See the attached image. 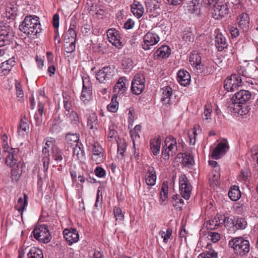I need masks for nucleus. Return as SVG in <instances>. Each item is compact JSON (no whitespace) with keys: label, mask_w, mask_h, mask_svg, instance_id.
Instances as JSON below:
<instances>
[{"label":"nucleus","mask_w":258,"mask_h":258,"mask_svg":"<svg viewBox=\"0 0 258 258\" xmlns=\"http://www.w3.org/2000/svg\"><path fill=\"white\" fill-rule=\"evenodd\" d=\"M161 139L160 136L150 141V148L154 155H157L159 153Z\"/></svg>","instance_id":"obj_28"},{"label":"nucleus","mask_w":258,"mask_h":258,"mask_svg":"<svg viewBox=\"0 0 258 258\" xmlns=\"http://www.w3.org/2000/svg\"><path fill=\"white\" fill-rule=\"evenodd\" d=\"M29 130V124L24 121L23 119L21 120V122L19 124V125L18 127V132L19 135H23V132H27Z\"/></svg>","instance_id":"obj_51"},{"label":"nucleus","mask_w":258,"mask_h":258,"mask_svg":"<svg viewBox=\"0 0 258 258\" xmlns=\"http://www.w3.org/2000/svg\"><path fill=\"white\" fill-rule=\"evenodd\" d=\"M94 172L95 175L99 177H103L105 175V171L101 167H97Z\"/></svg>","instance_id":"obj_61"},{"label":"nucleus","mask_w":258,"mask_h":258,"mask_svg":"<svg viewBox=\"0 0 258 258\" xmlns=\"http://www.w3.org/2000/svg\"><path fill=\"white\" fill-rule=\"evenodd\" d=\"M215 45L219 51H221L228 46L226 38L221 33L217 34L215 37Z\"/></svg>","instance_id":"obj_24"},{"label":"nucleus","mask_w":258,"mask_h":258,"mask_svg":"<svg viewBox=\"0 0 258 258\" xmlns=\"http://www.w3.org/2000/svg\"><path fill=\"white\" fill-rule=\"evenodd\" d=\"M7 153L8 155L6 158V164L11 167L15 166L19 162L20 159L19 149L11 148Z\"/></svg>","instance_id":"obj_10"},{"label":"nucleus","mask_w":258,"mask_h":258,"mask_svg":"<svg viewBox=\"0 0 258 258\" xmlns=\"http://www.w3.org/2000/svg\"><path fill=\"white\" fill-rule=\"evenodd\" d=\"M205 109H204V115L205 116V118L204 119H208L209 117L211 115L212 112V109L211 108V106L209 104H206L205 105Z\"/></svg>","instance_id":"obj_62"},{"label":"nucleus","mask_w":258,"mask_h":258,"mask_svg":"<svg viewBox=\"0 0 258 258\" xmlns=\"http://www.w3.org/2000/svg\"><path fill=\"white\" fill-rule=\"evenodd\" d=\"M87 126L89 129L95 133V132L97 131L99 128V121L98 117L95 113H93L89 114L87 117Z\"/></svg>","instance_id":"obj_21"},{"label":"nucleus","mask_w":258,"mask_h":258,"mask_svg":"<svg viewBox=\"0 0 258 258\" xmlns=\"http://www.w3.org/2000/svg\"><path fill=\"white\" fill-rule=\"evenodd\" d=\"M63 234L68 244L70 245L77 242L79 238V233L76 229H65Z\"/></svg>","instance_id":"obj_14"},{"label":"nucleus","mask_w":258,"mask_h":258,"mask_svg":"<svg viewBox=\"0 0 258 258\" xmlns=\"http://www.w3.org/2000/svg\"><path fill=\"white\" fill-rule=\"evenodd\" d=\"M162 97L161 101L164 104H168L170 101V97L172 93V88L169 86H166L162 88Z\"/></svg>","instance_id":"obj_35"},{"label":"nucleus","mask_w":258,"mask_h":258,"mask_svg":"<svg viewBox=\"0 0 258 258\" xmlns=\"http://www.w3.org/2000/svg\"><path fill=\"white\" fill-rule=\"evenodd\" d=\"M148 175L146 178V182L147 185L153 186L155 185L156 179V175L153 167H150L148 170Z\"/></svg>","instance_id":"obj_34"},{"label":"nucleus","mask_w":258,"mask_h":258,"mask_svg":"<svg viewBox=\"0 0 258 258\" xmlns=\"http://www.w3.org/2000/svg\"><path fill=\"white\" fill-rule=\"evenodd\" d=\"M160 40L159 37L155 33H147L144 37V44H142L144 50L150 49V46L157 44Z\"/></svg>","instance_id":"obj_12"},{"label":"nucleus","mask_w":258,"mask_h":258,"mask_svg":"<svg viewBox=\"0 0 258 258\" xmlns=\"http://www.w3.org/2000/svg\"><path fill=\"white\" fill-rule=\"evenodd\" d=\"M92 95V89L88 86V78H83V89L81 95V99L83 102L88 101Z\"/></svg>","instance_id":"obj_18"},{"label":"nucleus","mask_w":258,"mask_h":258,"mask_svg":"<svg viewBox=\"0 0 258 258\" xmlns=\"http://www.w3.org/2000/svg\"><path fill=\"white\" fill-rule=\"evenodd\" d=\"M165 146L171 152V156L176 154L177 151V142L176 139L171 136L167 137L165 140Z\"/></svg>","instance_id":"obj_20"},{"label":"nucleus","mask_w":258,"mask_h":258,"mask_svg":"<svg viewBox=\"0 0 258 258\" xmlns=\"http://www.w3.org/2000/svg\"><path fill=\"white\" fill-rule=\"evenodd\" d=\"M19 29L28 37H37V34L42 31L39 17L34 15L26 16L20 25Z\"/></svg>","instance_id":"obj_1"},{"label":"nucleus","mask_w":258,"mask_h":258,"mask_svg":"<svg viewBox=\"0 0 258 258\" xmlns=\"http://www.w3.org/2000/svg\"><path fill=\"white\" fill-rule=\"evenodd\" d=\"M126 83L128 81L124 77L120 78L114 87V92L117 94H123L127 89Z\"/></svg>","instance_id":"obj_22"},{"label":"nucleus","mask_w":258,"mask_h":258,"mask_svg":"<svg viewBox=\"0 0 258 258\" xmlns=\"http://www.w3.org/2000/svg\"><path fill=\"white\" fill-rule=\"evenodd\" d=\"M105 13V11L103 9V6L99 5L98 6V8L96 11L95 15L99 18H102Z\"/></svg>","instance_id":"obj_63"},{"label":"nucleus","mask_w":258,"mask_h":258,"mask_svg":"<svg viewBox=\"0 0 258 258\" xmlns=\"http://www.w3.org/2000/svg\"><path fill=\"white\" fill-rule=\"evenodd\" d=\"M79 136L78 134H69L66 135V142L68 145V147H74L76 144H80L79 143Z\"/></svg>","instance_id":"obj_31"},{"label":"nucleus","mask_w":258,"mask_h":258,"mask_svg":"<svg viewBox=\"0 0 258 258\" xmlns=\"http://www.w3.org/2000/svg\"><path fill=\"white\" fill-rule=\"evenodd\" d=\"M86 5L88 6L87 10L89 14L94 15L98 8V5L94 3H92L91 0H86Z\"/></svg>","instance_id":"obj_54"},{"label":"nucleus","mask_w":258,"mask_h":258,"mask_svg":"<svg viewBox=\"0 0 258 258\" xmlns=\"http://www.w3.org/2000/svg\"><path fill=\"white\" fill-rule=\"evenodd\" d=\"M28 258H43V252L41 249L32 247L27 254Z\"/></svg>","instance_id":"obj_42"},{"label":"nucleus","mask_w":258,"mask_h":258,"mask_svg":"<svg viewBox=\"0 0 258 258\" xmlns=\"http://www.w3.org/2000/svg\"><path fill=\"white\" fill-rule=\"evenodd\" d=\"M81 146H82V144L80 143L72 147L73 149V156H76L78 160L82 159L85 156V152Z\"/></svg>","instance_id":"obj_40"},{"label":"nucleus","mask_w":258,"mask_h":258,"mask_svg":"<svg viewBox=\"0 0 258 258\" xmlns=\"http://www.w3.org/2000/svg\"><path fill=\"white\" fill-rule=\"evenodd\" d=\"M189 60L193 67L201 63V57L198 53H191L189 57Z\"/></svg>","instance_id":"obj_48"},{"label":"nucleus","mask_w":258,"mask_h":258,"mask_svg":"<svg viewBox=\"0 0 258 258\" xmlns=\"http://www.w3.org/2000/svg\"><path fill=\"white\" fill-rule=\"evenodd\" d=\"M131 11L135 16L139 19L144 13V8L139 2L135 1L131 5Z\"/></svg>","instance_id":"obj_27"},{"label":"nucleus","mask_w":258,"mask_h":258,"mask_svg":"<svg viewBox=\"0 0 258 258\" xmlns=\"http://www.w3.org/2000/svg\"><path fill=\"white\" fill-rule=\"evenodd\" d=\"M51 154L53 159L57 162H60L65 158L62 150L57 147H52Z\"/></svg>","instance_id":"obj_38"},{"label":"nucleus","mask_w":258,"mask_h":258,"mask_svg":"<svg viewBox=\"0 0 258 258\" xmlns=\"http://www.w3.org/2000/svg\"><path fill=\"white\" fill-rule=\"evenodd\" d=\"M179 190L181 196L185 200L190 198L192 186L185 174H181L179 178Z\"/></svg>","instance_id":"obj_5"},{"label":"nucleus","mask_w":258,"mask_h":258,"mask_svg":"<svg viewBox=\"0 0 258 258\" xmlns=\"http://www.w3.org/2000/svg\"><path fill=\"white\" fill-rule=\"evenodd\" d=\"M25 199L23 200L22 198H20L18 199V203L15 206V208L17 210H18L19 212L22 213L23 210L25 209V207L27 205V202L26 201V199L27 197L26 195H24Z\"/></svg>","instance_id":"obj_46"},{"label":"nucleus","mask_w":258,"mask_h":258,"mask_svg":"<svg viewBox=\"0 0 258 258\" xmlns=\"http://www.w3.org/2000/svg\"><path fill=\"white\" fill-rule=\"evenodd\" d=\"M145 89V78L141 74H136L132 81L131 90L133 94L140 95Z\"/></svg>","instance_id":"obj_7"},{"label":"nucleus","mask_w":258,"mask_h":258,"mask_svg":"<svg viewBox=\"0 0 258 258\" xmlns=\"http://www.w3.org/2000/svg\"><path fill=\"white\" fill-rule=\"evenodd\" d=\"M229 9L226 4H217L213 7V15L215 19L223 17L229 13Z\"/></svg>","instance_id":"obj_16"},{"label":"nucleus","mask_w":258,"mask_h":258,"mask_svg":"<svg viewBox=\"0 0 258 258\" xmlns=\"http://www.w3.org/2000/svg\"><path fill=\"white\" fill-rule=\"evenodd\" d=\"M64 107L67 111L69 112L72 107V103L67 95L63 94Z\"/></svg>","instance_id":"obj_60"},{"label":"nucleus","mask_w":258,"mask_h":258,"mask_svg":"<svg viewBox=\"0 0 258 258\" xmlns=\"http://www.w3.org/2000/svg\"><path fill=\"white\" fill-rule=\"evenodd\" d=\"M212 177L209 178V183L211 187H214L220 184V175L218 172L216 171V170L215 171H212Z\"/></svg>","instance_id":"obj_41"},{"label":"nucleus","mask_w":258,"mask_h":258,"mask_svg":"<svg viewBox=\"0 0 258 258\" xmlns=\"http://www.w3.org/2000/svg\"><path fill=\"white\" fill-rule=\"evenodd\" d=\"M18 8L10 5L6 8L5 17L8 19L14 20L17 15Z\"/></svg>","instance_id":"obj_36"},{"label":"nucleus","mask_w":258,"mask_h":258,"mask_svg":"<svg viewBox=\"0 0 258 258\" xmlns=\"http://www.w3.org/2000/svg\"><path fill=\"white\" fill-rule=\"evenodd\" d=\"M207 227L208 229L210 230H215L219 227V224L215 217L209 220Z\"/></svg>","instance_id":"obj_58"},{"label":"nucleus","mask_w":258,"mask_h":258,"mask_svg":"<svg viewBox=\"0 0 258 258\" xmlns=\"http://www.w3.org/2000/svg\"><path fill=\"white\" fill-rule=\"evenodd\" d=\"M171 53L170 48L166 46L163 45L159 48L155 52L158 57L161 58H167Z\"/></svg>","instance_id":"obj_32"},{"label":"nucleus","mask_w":258,"mask_h":258,"mask_svg":"<svg viewBox=\"0 0 258 258\" xmlns=\"http://www.w3.org/2000/svg\"><path fill=\"white\" fill-rule=\"evenodd\" d=\"M107 35L108 41L118 48H120L122 46V42L120 40L119 33L115 29H109L107 30Z\"/></svg>","instance_id":"obj_13"},{"label":"nucleus","mask_w":258,"mask_h":258,"mask_svg":"<svg viewBox=\"0 0 258 258\" xmlns=\"http://www.w3.org/2000/svg\"><path fill=\"white\" fill-rule=\"evenodd\" d=\"M228 196L231 200L236 201L241 197V192L237 186H233L229 190Z\"/></svg>","instance_id":"obj_39"},{"label":"nucleus","mask_w":258,"mask_h":258,"mask_svg":"<svg viewBox=\"0 0 258 258\" xmlns=\"http://www.w3.org/2000/svg\"><path fill=\"white\" fill-rule=\"evenodd\" d=\"M228 107L231 111L241 116L247 114L249 112L247 108L243 106V104H240L237 106L236 105H229Z\"/></svg>","instance_id":"obj_29"},{"label":"nucleus","mask_w":258,"mask_h":258,"mask_svg":"<svg viewBox=\"0 0 258 258\" xmlns=\"http://www.w3.org/2000/svg\"><path fill=\"white\" fill-rule=\"evenodd\" d=\"M251 97L250 92L247 90H241L236 93L231 99L232 103L229 105H240L245 104L249 101Z\"/></svg>","instance_id":"obj_6"},{"label":"nucleus","mask_w":258,"mask_h":258,"mask_svg":"<svg viewBox=\"0 0 258 258\" xmlns=\"http://www.w3.org/2000/svg\"><path fill=\"white\" fill-rule=\"evenodd\" d=\"M115 72L113 68L111 67H104L96 73V79L100 83H105L111 80L114 75Z\"/></svg>","instance_id":"obj_9"},{"label":"nucleus","mask_w":258,"mask_h":258,"mask_svg":"<svg viewBox=\"0 0 258 258\" xmlns=\"http://www.w3.org/2000/svg\"><path fill=\"white\" fill-rule=\"evenodd\" d=\"M76 36L77 33L75 30L73 29V28H70L67 34L65 35L64 38H69V40L71 41H76Z\"/></svg>","instance_id":"obj_59"},{"label":"nucleus","mask_w":258,"mask_h":258,"mask_svg":"<svg viewBox=\"0 0 258 258\" xmlns=\"http://www.w3.org/2000/svg\"><path fill=\"white\" fill-rule=\"evenodd\" d=\"M113 214L116 222L119 223L123 220L124 218V215L122 213L121 210L120 208L115 207L113 210Z\"/></svg>","instance_id":"obj_53"},{"label":"nucleus","mask_w":258,"mask_h":258,"mask_svg":"<svg viewBox=\"0 0 258 258\" xmlns=\"http://www.w3.org/2000/svg\"><path fill=\"white\" fill-rule=\"evenodd\" d=\"M68 117L72 124L76 126L79 125L80 120L78 114L76 112L72 111Z\"/></svg>","instance_id":"obj_56"},{"label":"nucleus","mask_w":258,"mask_h":258,"mask_svg":"<svg viewBox=\"0 0 258 258\" xmlns=\"http://www.w3.org/2000/svg\"><path fill=\"white\" fill-rule=\"evenodd\" d=\"M238 23L243 31L248 29L249 26V18L246 13H242L237 18Z\"/></svg>","instance_id":"obj_25"},{"label":"nucleus","mask_w":258,"mask_h":258,"mask_svg":"<svg viewBox=\"0 0 258 258\" xmlns=\"http://www.w3.org/2000/svg\"><path fill=\"white\" fill-rule=\"evenodd\" d=\"M182 39L186 42H191L194 40V35L192 34L190 28L185 30L182 33Z\"/></svg>","instance_id":"obj_55"},{"label":"nucleus","mask_w":258,"mask_h":258,"mask_svg":"<svg viewBox=\"0 0 258 258\" xmlns=\"http://www.w3.org/2000/svg\"><path fill=\"white\" fill-rule=\"evenodd\" d=\"M228 246L236 255L241 257L246 256L250 250L249 241L242 236L231 238L229 241Z\"/></svg>","instance_id":"obj_2"},{"label":"nucleus","mask_w":258,"mask_h":258,"mask_svg":"<svg viewBox=\"0 0 258 258\" xmlns=\"http://www.w3.org/2000/svg\"><path fill=\"white\" fill-rule=\"evenodd\" d=\"M33 233L35 239L44 243H48L51 239L48 227L45 224L38 226L33 230Z\"/></svg>","instance_id":"obj_3"},{"label":"nucleus","mask_w":258,"mask_h":258,"mask_svg":"<svg viewBox=\"0 0 258 258\" xmlns=\"http://www.w3.org/2000/svg\"><path fill=\"white\" fill-rule=\"evenodd\" d=\"M177 80L181 85L186 86L189 84L190 76L186 70H180L177 73Z\"/></svg>","instance_id":"obj_23"},{"label":"nucleus","mask_w":258,"mask_h":258,"mask_svg":"<svg viewBox=\"0 0 258 258\" xmlns=\"http://www.w3.org/2000/svg\"><path fill=\"white\" fill-rule=\"evenodd\" d=\"M172 230L171 228H168L166 229V231H161L160 234L162 238H163V241L165 243L167 242L168 239L170 238L172 234Z\"/></svg>","instance_id":"obj_57"},{"label":"nucleus","mask_w":258,"mask_h":258,"mask_svg":"<svg viewBox=\"0 0 258 258\" xmlns=\"http://www.w3.org/2000/svg\"><path fill=\"white\" fill-rule=\"evenodd\" d=\"M173 206L179 211L182 210V206L184 204V201L181 198L180 195H174L172 197L171 201Z\"/></svg>","instance_id":"obj_37"},{"label":"nucleus","mask_w":258,"mask_h":258,"mask_svg":"<svg viewBox=\"0 0 258 258\" xmlns=\"http://www.w3.org/2000/svg\"><path fill=\"white\" fill-rule=\"evenodd\" d=\"M233 224L237 229H243L247 225L246 221L244 219L238 218L233 221Z\"/></svg>","instance_id":"obj_49"},{"label":"nucleus","mask_w":258,"mask_h":258,"mask_svg":"<svg viewBox=\"0 0 258 258\" xmlns=\"http://www.w3.org/2000/svg\"><path fill=\"white\" fill-rule=\"evenodd\" d=\"M64 41L66 44L64 45L65 51L67 53H72L75 50L76 46V41H71L69 40V38L65 37Z\"/></svg>","instance_id":"obj_45"},{"label":"nucleus","mask_w":258,"mask_h":258,"mask_svg":"<svg viewBox=\"0 0 258 258\" xmlns=\"http://www.w3.org/2000/svg\"><path fill=\"white\" fill-rule=\"evenodd\" d=\"M117 94H114L111 98V102L107 106V109L109 111L116 112L118 108V102L117 101Z\"/></svg>","instance_id":"obj_44"},{"label":"nucleus","mask_w":258,"mask_h":258,"mask_svg":"<svg viewBox=\"0 0 258 258\" xmlns=\"http://www.w3.org/2000/svg\"><path fill=\"white\" fill-rule=\"evenodd\" d=\"M242 85V79L238 73L232 74L229 77L227 78L224 81V87L228 92L234 91Z\"/></svg>","instance_id":"obj_4"},{"label":"nucleus","mask_w":258,"mask_h":258,"mask_svg":"<svg viewBox=\"0 0 258 258\" xmlns=\"http://www.w3.org/2000/svg\"><path fill=\"white\" fill-rule=\"evenodd\" d=\"M182 157V163L183 166L191 168L194 166L195 161L194 159V155L192 153L185 152L183 153H180Z\"/></svg>","instance_id":"obj_26"},{"label":"nucleus","mask_w":258,"mask_h":258,"mask_svg":"<svg viewBox=\"0 0 258 258\" xmlns=\"http://www.w3.org/2000/svg\"><path fill=\"white\" fill-rule=\"evenodd\" d=\"M16 89V94L18 97L22 98L23 97V91L20 83H17L15 85Z\"/></svg>","instance_id":"obj_64"},{"label":"nucleus","mask_w":258,"mask_h":258,"mask_svg":"<svg viewBox=\"0 0 258 258\" xmlns=\"http://www.w3.org/2000/svg\"><path fill=\"white\" fill-rule=\"evenodd\" d=\"M250 177V171L247 168L242 169L238 176V180L241 181H245Z\"/></svg>","instance_id":"obj_52"},{"label":"nucleus","mask_w":258,"mask_h":258,"mask_svg":"<svg viewBox=\"0 0 258 258\" xmlns=\"http://www.w3.org/2000/svg\"><path fill=\"white\" fill-rule=\"evenodd\" d=\"M44 105L42 103H39L38 104V109L35 113L34 118L35 121V125L40 126L42 123V115L43 113Z\"/></svg>","instance_id":"obj_30"},{"label":"nucleus","mask_w":258,"mask_h":258,"mask_svg":"<svg viewBox=\"0 0 258 258\" xmlns=\"http://www.w3.org/2000/svg\"><path fill=\"white\" fill-rule=\"evenodd\" d=\"M229 149V146L227 141L219 143L216 148L213 150L212 158L218 160L224 156Z\"/></svg>","instance_id":"obj_11"},{"label":"nucleus","mask_w":258,"mask_h":258,"mask_svg":"<svg viewBox=\"0 0 258 258\" xmlns=\"http://www.w3.org/2000/svg\"><path fill=\"white\" fill-rule=\"evenodd\" d=\"M215 63L212 60H209L205 62V74L209 75L213 74L216 68Z\"/></svg>","instance_id":"obj_50"},{"label":"nucleus","mask_w":258,"mask_h":258,"mask_svg":"<svg viewBox=\"0 0 258 258\" xmlns=\"http://www.w3.org/2000/svg\"><path fill=\"white\" fill-rule=\"evenodd\" d=\"M168 182L164 181L162 185L160 191V202L162 204L168 198Z\"/></svg>","instance_id":"obj_43"},{"label":"nucleus","mask_w":258,"mask_h":258,"mask_svg":"<svg viewBox=\"0 0 258 258\" xmlns=\"http://www.w3.org/2000/svg\"><path fill=\"white\" fill-rule=\"evenodd\" d=\"M258 69L253 63H249L245 67H240L238 73L246 78L254 79L256 77Z\"/></svg>","instance_id":"obj_8"},{"label":"nucleus","mask_w":258,"mask_h":258,"mask_svg":"<svg viewBox=\"0 0 258 258\" xmlns=\"http://www.w3.org/2000/svg\"><path fill=\"white\" fill-rule=\"evenodd\" d=\"M145 3L147 12L152 13L155 16L160 13L161 0H146Z\"/></svg>","instance_id":"obj_15"},{"label":"nucleus","mask_w":258,"mask_h":258,"mask_svg":"<svg viewBox=\"0 0 258 258\" xmlns=\"http://www.w3.org/2000/svg\"><path fill=\"white\" fill-rule=\"evenodd\" d=\"M14 36L13 32H8L4 30L0 31V47H3L12 43Z\"/></svg>","instance_id":"obj_17"},{"label":"nucleus","mask_w":258,"mask_h":258,"mask_svg":"<svg viewBox=\"0 0 258 258\" xmlns=\"http://www.w3.org/2000/svg\"><path fill=\"white\" fill-rule=\"evenodd\" d=\"M208 250H206L205 252L201 253L198 258H217L218 253L213 249L211 248V245L208 244L207 246Z\"/></svg>","instance_id":"obj_33"},{"label":"nucleus","mask_w":258,"mask_h":258,"mask_svg":"<svg viewBox=\"0 0 258 258\" xmlns=\"http://www.w3.org/2000/svg\"><path fill=\"white\" fill-rule=\"evenodd\" d=\"M15 58L13 57L7 61L3 62L2 63L1 68L3 69V71L6 70L10 71L12 69V68L15 65Z\"/></svg>","instance_id":"obj_47"},{"label":"nucleus","mask_w":258,"mask_h":258,"mask_svg":"<svg viewBox=\"0 0 258 258\" xmlns=\"http://www.w3.org/2000/svg\"><path fill=\"white\" fill-rule=\"evenodd\" d=\"M103 149L98 145H94L93 146V154L92 160L96 164L101 163L103 160Z\"/></svg>","instance_id":"obj_19"}]
</instances>
